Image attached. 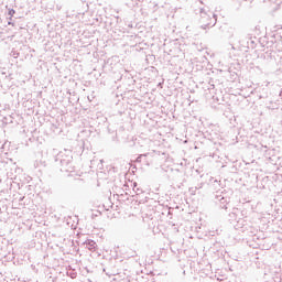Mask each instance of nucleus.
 <instances>
[{
    "label": "nucleus",
    "mask_w": 282,
    "mask_h": 282,
    "mask_svg": "<svg viewBox=\"0 0 282 282\" xmlns=\"http://www.w3.org/2000/svg\"><path fill=\"white\" fill-rule=\"evenodd\" d=\"M86 246H88L89 250H96V241L94 240H86Z\"/></svg>",
    "instance_id": "obj_1"
}]
</instances>
